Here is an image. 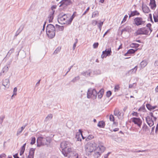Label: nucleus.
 Masks as SVG:
<instances>
[{
	"label": "nucleus",
	"mask_w": 158,
	"mask_h": 158,
	"mask_svg": "<svg viewBox=\"0 0 158 158\" xmlns=\"http://www.w3.org/2000/svg\"><path fill=\"white\" fill-rule=\"evenodd\" d=\"M61 16L63 17L64 19H65V20L67 18V16L66 15V14H64L62 15L61 14Z\"/></svg>",
	"instance_id": "13d9d810"
},
{
	"label": "nucleus",
	"mask_w": 158,
	"mask_h": 158,
	"mask_svg": "<svg viewBox=\"0 0 158 158\" xmlns=\"http://www.w3.org/2000/svg\"><path fill=\"white\" fill-rule=\"evenodd\" d=\"M107 56H106V54H105V52H102V54L101 55V57L102 58H103L104 57H106Z\"/></svg>",
	"instance_id": "3c124183"
},
{
	"label": "nucleus",
	"mask_w": 158,
	"mask_h": 158,
	"mask_svg": "<svg viewBox=\"0 0 158 158\" xmlns=\"http://www.w3.org/2000/svg\"><path fill=\"white\" fill-rule=\"evenodd\" d=\"M70 145L69 142L64 141L61 142L60 144V147L62 150V153L64 156H67L66 153H65V149L67 147H69Z\"/></svg>",
	"instance_id": "39448f33"
},
{
	"label": "nucleus",
	"mask_w": 158,
	"mask_h": 158,
	"mask_svg": "<svg viewBox=\"0 0 158 158\" xmlns=\"http://www.w3.org/2000/svg\"><path fill=\"white\" fill-rule=\"evenodd\" d=\"M98 12L97 11H95L93 12L92 15V17H95L96 16H98Z\"/></svg>",
	"instance_id": "c9c22d12"
},
{
	"label": "nucleus",
	"mask_w": 158,
	"mask_h": 158,
	"mask_svg": "<svg viewBox=\"0 0 158 158\" xmlns=\"http://www.w3.org/2000/svg\"><path fill=\"white\" fill-rule=\"evenodd\" d=\"M9 67L7 66H5L2 69V73L6 72L8 70Z\"/></svg>",
	"instance_id": "72a5a7b5"
},
{
	"label": "nucleus",
	"mask_w": 158,
	"mask_h": 158,
	"mask_svg": "<svg viewBox=\"0 0 158 158\" xmlns=\"http://www.w3.org/2000/svg\"><path fill=\"white\" fill-rule=\"evenodd\" d=\"M123 115L124 114L123 113L120 112L119 111L117 116L119 119H121L123 118Z\"/></svg>",
	"instance_id": "c85d7f7f"
},
{
	"label": "nucleus",
	"mask_w": 158,
	"mask_h": 158,
	"mask_svg": "<svg viewBox=\"0 0 158 158\" xmlns=\"http://www.w3.org/2000/svg\"><path fill=\"white\" fill-rule=\"evenodd\" d=\"M77 42H78V40H77V39H75V42L74 43V44L73 45V50H74L75 48L76 47V44H77Z\"/></svg>",
	"instance_id": "58836bf2"
},
{
	"label": "nucleus",
	"mask_w": 158,
	"mask_h": 158,
	"mask_svg": "<svg viewBox=\"0 0 158 158\" xmlns=\"http://www.w3.org/2000/svg\"><path fill=\"white\" fill-rule=\"evenodd\" d=\"M147 62L146 60L142 61L140 63V65L142 68H144L147 64Z\"/></svg>",
	"instance_id": "6ab92c4d"
},
{
	"label": "nucleus",
	"mask_w": 158,
	"mask_h": 158,
	"mask_svg": "<svg viewBox=\"0 0 158 158\" xmlns=\"http://www.w3.org/2000/svg\"><path fill=\"white\" fill-rule=\"evenodd\" d=\"M134 24L137 26L144 25L145 21L141 17L135 18L134 20Z\"/></svg>",
	"instance_id": "0eeeda50"
},
{
	"label": "nucleus",
	"mask_w": 158,
	"mask_h": 158,
	"mask_svg": "<svg viewBox=\"0 0 158 158\" xmlns=\"http://www.w3.org/2000/svg\"><path fill=\"white\" fill-rule=\"evenodd\" d=\"M133 116L138 117V113L137 112H134L132 114Z\"/></svg>",
	"instance_id": "864d4df0"
},
{
	"label": "nucleus",
	"mask_w": 158,
	"mask_h": 158,
	"mask_svg": "<svg viewBox=\"0 0 158 158\" xmlns=\"http://www.w3.org/2000/svg\"><path fill=\"white\" fill-rule=\"evenodd\" d=\"M35 142V137L32 138L31 142V144L32 145L34 144Z\"/></svg>",
	"instance_id": "79ce46f5"
},
{
	"label": "nucleus",
	"mask_w": 158,
	"mask_h": 158,
	"mask_svg": "<svg viewBox=\"0 0 158 158\" xmlns=\"http://www.w3.org/2000/svg\"><path fill=\"white\" fill-rule=\"evenodd\" d=\"M51 142V140L49 138H45L42 137H39L37 140V147H40L41 145H48Z\"/></svg>",
	"instance_id": "f03ea898"
},
{
	"label": "nucleus",
	"mask_w": 158,
	"mask_h": 158,
	"mask_svg": "<svg viewBox=\"0 0 158 158\" xmlns=\"http://www.w3.org/2000/svg\"><path fill=\"white\" fill-rule=\"evenodd\" d=\"M119 87L118 85H116L114 87L115 91H118L119 89Z\"/></svg>",
	"instance_id": "09e8293b"
},
{
	"label": "nucleus",
	"mask_w": 158,
	"mask_h": 158,
	"mask_svg": "<svg viewBox=\"0 0 158 158\" xmlns=\"http://www.w3.org/2000/svg\"><path fill=\"white\" fill-rule=\"evenodd\" d=\"M142 9L143 12L148 13L150 11L149 8L147 6H142Z\"/></svg>",
	"instance_id": "4be33fe9"
},
{
	"label": "nucleus",
	"mask_w": 158,
	"mask_h": 158,
	"mask_svg": "<svg viewBox=\"0 0 158 158\" xmlns=\"http://www.w3.org/2000/svg\"><path fill=\"white\" fill-rule=\"evenodd\" d=\"M55 12V10H52L50 11L49 15L48 17V18L49 19L48 21L49 23H51L52 22V20L54 18V14Z\"/></svg>",
	"instance_id": "ddd939ff"
},
{
	"label": "nucleus",
	"mask_w": 158,
	"mask_h": 158,
	"mask_svg": "<svg viewBox=\"0 0 158 158\" xmlns=\"http://www.w3.org/2000/svg\"><path fill=\"white\" fill-rule=\"evenodd\" d=\"M80 77L79 76H78L75 77L74 78H73L72 80L71 81V82L74 83L76 82L78 80L80 79Z\"/></svg>",
	"instance_id": "c756f323"
},
{
	"label": "nucleus",
	"mask_w": 158,
	"mask_h": 158,
	"mask_svg": "<svg viewBox=\"0 0 158 158\" xmlns=\"http://www.w3.org/2000/svg\"><path fill=\"white\" fill-rule=\"evenodd\" d=\"M72 3L71 0H62L59 3V6L65 9L67 6L71 5Z\"/></svg>",
	"instance_id": "423d86ee"
},
{
	"label": "nucleus",
	"mask_w": 158,
	"mask_h": 158,
	"mask_svg": "<svg viewBox=\"0 0 158 158\" xmlns=\"http://www.w3.org/2000/svg\"><path fill=\"white\" fill-rule=\"evenodd\" d=\"M131 120L135 124L137 125L139 127H141L142 121L139 118L133 117L131 118Z\"/></svg>",
	"instance_id": "1a4fd4ad"
},
{
	"label": "nucleus",
	"mask_w": 158,
	"mask_h": 158,
	"mask_svg": "<svg viewBox=\"0 0 158 158\" xmlns=\"http://www.w3.org/2000/svg\"><path fill=\"white\" fill-rule=\"evenodd\" d=\"M89 7L84 12V13L83 14V15H85L86 13L89 11Z\"/></svg>",
	"instance_id": "4d7b16f0"
},
{
	"label": "nucleus",
	"mask_w": 158,
	"mask_h": 158,
	"mask_svg": "<svg viewBox=\"0 0 158 158\" xmlns=\"http://www.w3.org/2000/svg\"><path fill=\"white\" fill-rule=\"evenodd\" d=\"M104 90L103 89H101L99 92L97 93L98 98L101 99L104 94Z\"/></svg>",
	"instance_id": "dca6fc26"
},
{
	"label": "nucleus",
	"mask_w": 158,
	"mask_h": 158,
	"mask_svg": "<svg viewBox=\"0 0 158 158\" xmlns=\"http://www.w3.org/2000/svg\"><path fill=\"white\" fill-rule=\"evenodd\" d=\"M149 18L150 19L151 21V22H153V21L152 19V15L151 14H150L149 15Z\"/></svg>",
	"instance_id": "052dcab7"
},
{
	"label": "nucleus",
	"mask_w": 158,
	"mask_h": 158,
	"mask_svg": "<svg viewBox=\"0 0 158 158\" xmlns=\"http://www.w3.org/2000/svg\"><path fill=\"white\" fill-rule=\"evenodd\" d=\"M136 86V84L135 83H134L132 84H129V88H131L133 87L135 88Z\"/></svg>",
	"instance_id": "ea45409f"
},
{
	"label": "nucleus",
	"mask_w": 158,
	"mask_h": 158,
	"mask_svg": "<svg viewBox=\"0 0 158 158\" xmlns=\"http://www.w3.org/2000/svg\"><path fill=\"white\" fill-rule=\"evenodd\" d=\"M35 149L31 148L29 152V155L27 158H34V153Z\"/></svg>",
	"instance_id": "2eb2a0df"
},
{
	"label": "nucleus",
	"mask_w": 158,
	"mask_h": 158,
	"mask_svg": "<svg viewBox=\"0 0 158 158\" xmlns=\"http://www.w3.org/2000/svg\"><path fill=\"white\" fill-rule=\"evenodd\" d=\"M94 137V136L92 135H89L87 138V139L90 140L92 139V138H93Z\"/></svg>",
	"instance_id": "5fc2aeb1"
},
{
	"label": "nucleus",
	"mask_w": 158,
	"mask_h": 158,
	"mask_svg": "<svg viewBox=\"0 0 158 158\" xmlns=\"http://www.w3.org/2000/svg\"><path fill=\"white\" fill-rule=\"evenodd\" d=\"M24 28L23 27L22 28H21V27H20L18 30L16 32L15 35V36H17L21 32V31L23 30V28Z\"/></svg>",
	"instance_id": "7c9ffc66"
},
{
	"label": "nucleus",
	"mask_w": 158,
	"mask_h": 158,
	"mask_svg": "<svg viewBox=\"0 0 158 158\" xmlns=\"http://www.w3.org/2000/svg\"><path fill=\"white\" fill-rule=\"evenodd\" d=\"M81 74L86 77H93L94 74V73L92 70L89 69L85 72H82Z\"/></svg>",
	"instance_id": "9d476101"
},
{
	"label": "nucleus",
	"mask_w": 158,
	"mask_h": 158,
	"mask_svg": "<svg viewBox=\"0 0 158 158\" xmlns=\"http://www.w3.org/2000/svg\"><path fill=\"white\" fill-rule=\"evenodd\" d=\"M97 92L95 89L92 88L88 89L87 92V98H91L95 99L96 98Z\"/></svg>",
	"instance_id": "20e7f679"
},
{
	"label": "nucleus",
	"mask_w": 158,
	"mask_h": 158,
	"mask_svg": "<svg viewBox=\"0 0 158 158\" xmlns=\"http://www.w3.org/2000/svg\"><path fill=\"white\" fill-rule=\"evenodd\" d=\"M148 30L147 28L142 27L139 29L136 32V34L137 35H148Z\"/></svg>",
	"instance_id": "6e6552de"
},
{
	"label": "nucleus",
	"mask_w": 158,
	"mask_h": 158,
	"mask_svg": "<svg viewBox=\"0 0 158 158\" xmlns=\"http://www.w3.org/2000/svg\"><path fill=\"white\" fill-rule=\"evenodd\" d=\"M137 66H135L134 68L129 70L128 71V73L130 74L135 73L137 71Z\"/></svg>",
	"instance_id": "412c9836"
},
{
	"label": "nucleus",
	"mask_w": 158,
	"mask_h": 158,
	"mask_svg": "<svg viewBox=\"0 0 158 158\" xmlns=\"http://www.w3.org/2000/svg\"><path fill=\"white\" fill-rule=\"evenodd\" d=\"M110 121H114V117L113 115L111 114L110 116Z\"/></svg>",
	"instance_id": "c03bdc74"
},
{
	"label": "nucleus",
	"mask_w": 158,
	"mask_h": 158,
	"mask_svg": "<svg viewBox=\"0 0 158 158\" xmlns=\"http://www.w3.org/2000/svg\"><path fill=\"white\" fill-rule=\"evenodd\" d=\"M23 131L21 129H19L17 132V135L18 136Z\"/></svg>",
	"instance_id": "603ef678"
},
{
	"label": "nucleus",
	"mask_w": 158,
	"mask_h": 158,
	"mask_svg": "<svg viewBox=\"0 0 158 158\" xmlns=\"http://www.w3.org/2000/svg\"><path fill=\"white\" fill-rule=\"evenodd\" d=\"M73 67V65H72V66H71L68 69L69 70H68V71L66 72V73H65V75H64V76H66L67 74L70 71V69H71Z\"/></svg>",
	"instance_id": "bf43d9fd"
},
{
	"label": "nucleus",
	"mask_w": 158,
	"mask_h": 158,
	"mask_svg": "<svg viewBox=\"0 0 158 158\" xmlns=\"http://www.w3.org/2000/svg\"><path fill=\"white\" fill-rule=\"evenodd\" d=\"M52 118V115L51 114H49L46 118L45 121H48L50 120Z\"/></svg>",
	"instance_id": "cd10ccee"
},
{
	"label": "nucleus",
	"mask_w": 158,
	"mask_h": 158,
	"mask_svg": "<svg viewBox=\"0 0 158 158\" xmlns=\"http://www.w3.org/2000/svg\"><path fill=\"white\" fill-rule=\"evenodd\" d=\"M147 108L149 110H151L156 109L157 107L156 106H152L149 104H147L146 105Z\"/></svg>",
	"instance_id": "f3484780"
},
{
	"label": "nucleus",
	"mask_w": 158,
	"mask_h": 158,
	"mask_svg": "<svg viewBox=\"0 0 158 158\" xmlns=\"http://www.w3.org/2000/svg\"><path fill=\"white\" fill-rule=\"evenodd\" d=\"M146 121L148 125L151 127L154 124V122L151 118L149 116H147L146 118Z\"/></svg>",
	"instance_id": "9b49d317"
},
{
	"label": "nucleus",
	"mask_w": 158,
	"mask_h": 158,
	"mask_svg": "<svg viewBox=\"0 0 158 158\" xmlns=\"http://www.w3.org/2000/svg\"><path fill=\"white\" fill-rule=\"evenodd\" d=\"M111 92L110 91H108L107 92L106 96L107 97H109L111 95Z\"/></svg>",
	"instance_id": "49530a36"
},
{
	"label": "nucleus",
	"mask_w": 158,
	"mask_h": 158,
	"mask_svg": "<svg viewBox=\"0 0 158 158\" xmlns=\"http://www.w3.org/2000/svg\"><path fill=\"white\" fill-rule=\"evenodd\" d=\"M98 45V43H94L93 45V48H97Z\"/></svg>",
	"instance_id": "de8ad7c7"
},
{
	"label": "nucleus",
	"mask_w": 158,
	"mask_h": 158,
	"mask_svg": "<svg viewBox=\"0 0 158 158\" xmlns=\"http://www.w3.org/2000/svg\"><path fill=\"white\" fill-rule=\"evenodd\" d=\"M153 18L155 22H158V16L155 15L154 14Z\"/></svg>",
	"instance_id": "37998d69"
},
{
	"label": "nucleus",
	"mask_w": 158,
	"mask_h": 158,
	"mask_svg": "<svg viewBox=\"0 0 158 158\" xmlns=\"http://www.w3.org/2000/svg\"><path fill=\"white\" fill-rule=\"evenodd\" d=\"M132 45H134V46L135 47V48H138L139 46V44H135V43H133L132 44Z\"/></svg>",
	"instance_id": "680f3d73"
},
{
	"label": "nucleus",
	"mask_w": 158,
	"mask_h": 158,
	"mask_svg": "<svg viewBox=\"0 0 158 158\" xmlns=\"http://www.w3.org/2000/svg\"><path fill=\"white\" fill-rule=\"evenodd\" d=\"M103 52H105V53L106 54V56H109L111 55V48L108 49V50L107 49H106L105 51Z\"/></svg>",
	"instance_id": "393cba45"
},
{
	"label": "nucleus",
	"mask_w": 158,
	"mask_h": 158,
	"mask_svg": "<svg viewBox=\"0 0 158 158\" xmlns=\"http://www.w3.org/2000/svg\"><path fill=\"white\" fill-rule=\"evenodd\" d=\"M58 22L61 24H64L66 22V20L61 16V14L59 15L58 18Z\"/></svg>",
	"instance_id": "4468645a"
},
{
	"label": "nucleus",
	"mask_w": 158,
	"mask_h": 158,
	"mask_svg": "<svg viewBox=\"0 0 158 158\" xmlns=\"http://www.w3.org/2000/svg\"><path fill=\"white\" fill-rule=\"evenodd\" d=\"M105 123L103 121H99L98 124V126L100 127H104Z\"/></svg>",
	"instance_id": "b1692460"
},
{
	"label": "nucleus",
	"mask_w": 158,
	"mask_h": 158,
	"mask_svg": "<svg viewBox=\"0 0 158 158\" xmlns=\"http://www.w3.org/2000/svg\"><path fill=\"white\" fill-rule=\"evenodd\" d=\"M143 130L145 131H147L149 130L148 127L146 125H144L143 127Z\"/></svg>",
	"instance_id": "a18cd8bd"
},
{
	"label": "nucleus",
	"mask_w": 158,
	"mask_h": 158,
	"mask_svg": "<svg viewBox=\"0 0 158 158\" xmlns=\"http://www.w3.org/2000/svg\"><path fill=\"white\" fill-rule=\"evenodd\" d=\"M105 149V148L102 146H100L98 147H97L96 150H100L101 151V152H103Z\"/></svg>",
	"instance_id": "5701e85b"
},
{
	"label": "nucleus",
	"mask_w": 158,
	"mask_h": 158,
	"mask_svg": "<svg viewBox=\"0 0 158 158\" xmlns=\"http://www.w3.org/2000/svg\"><path fill=\"white\" fill-rule=\"evenodd\" d=\"M2 85L8 88L10 86V80L9 79H3L2 81Z\"/></svg>",
	"instance_id": "f8f14e48"
},
{
	"label": "nucleus",
	"mask_w": 158,
	"mask_h": 158,
	"mask_svg": "<svg viewBox=\"0 0 158 158\" xmlns=\"http://www.w3.org/2000/svg\"><path fill=\"white\" fill-rule=\"evenodd\" d=\"M95 152L94 154L95 158H98L100 155L101 153L98 151H95Z\"/></svg>",
	"instance_id": "bb28decb"
},
{
	"label": "nucleus",
	"mask_w": 158,
	"mask_h": 158,
	"mask_svg": "<svg viewBox=\"0 0 158 158\" xmlns=\"http://www.w3.org/2000/svg\"><path fill=\"white\" fill-rule=\"evenodd\" d=\"M97 23V21L96 20H93L92 21V24L93 25H95Z\"/></svg>",
	"instance_id": "6e6d98bb"
},
{
	"label": "nucleus",
	"mask_w": 158,
	"mask_h": 158,
	"mask_svg": "<svg viewBox=\"0 0 158 158\" xmlns=\"http://www.w3.org/2000/svg\"><path fill=\"white\" fill-rule=\"evenodd\" d=\"M47 34L50 39L53 38L55 35V28L52 24L48 25L46 27Z\"/></svg>",
	"instance_id": "f257e3e1"
},
{
	"label": "nucleus",
	"mask_w": 158,
	"mask_h": 158,
	"mask_svg": "<svg viewBox=\"0 0 158 158\" xmlns=\"http://www.w3.org/2000/svg\"><path fill=\"white\" fill-rule=\"evenodd\" d=\"M137 49H131L129 50L127 53H126L125 55L126 56L127 54H133L135 52V51H137Z\"/></svg>",
	"instance_id": "aec40b11"
},
{
	"label": "nucleus",
	"mask_w": 158,
	"mask_h": 158,
	"mask_svg": "<svg viewBox=\"0 0 158 158\" xmlns=\"http://www.w3.org/2000/svg\"><path fill=\"white\" fill-rule=\"evenodd\" d=\"M103 24V22H100L99 23L98 25V27H102Z\"/></svg>",
	"instance_id": "69168bd1"
},
{
	"label": "nucleus",
	"mask_w": 158,
	"mask_h": 158,
	"mask_svg": "<svg viewBox=\"0 0 158 158\" xmlns=\"http://www.w3.org/2000/svg\"><path fill=\"white\" fill-rule=\"evenodd\" d=\"M61 49V47H58L56 48V49L54 51V52L53 53V54H57L58 53H59L60 52Z\"/></svg>",
	"instance_id": "2f4dec72"
},
{
	"label": "nucleus",
	"mask_w": 158,
	"mask_h": 158,
	"mask_svg": "<svg viewBox=\"0 0 158 158\" xmlns=\"http://www.w3.org/2000/svg\"><path fill=\"white\" fill-rule=\"evenodd\" d=\"M56 27L58 28L60 31H62L64 30V26H60L57 24L56 25Z\"/></svg>",
	"instance_id": "473e14b6"
},
{
	"label": "nucleus",
	"mask_w": 158,
	"mask_h": 158,
	"mask_svg": "<svg viewBox=\"0 0 158 158\" xmlns=\"http://www.w3.org/2000/svg\"><path fill=\"white\" fill-rule=\"evenodd\" d=\"M85 148L86 153L89 155V153L96 150L97 144L95 143L88 144L85 146Z\"/></svg>",
	"instance_id": "7ed1b4c3"
},
{
	"label": "nucleus",
	"mask_w": 158,
	"mask_h": 158,
	"mask_svg": "<svg viewBox=\"0 0 158 158\" xmlns=\"http://www.w3.org/2000/svg\"><path fill=\"white\" fill-rule=\"evenodd\" d=\"M119 111V110L118 109H115L114 111V114L115 116H117Z\"/></svg>",
	"instance_id": "a19ab883"
},
{
	"label": "nucleus",
	"mask_w": 158,
	"mask_h": 158,
	"mask_svg": "<svg viewBox=\"0 0 158 158\" xmlns=\"http://www.w3.org/2000/svg\"><path fill=\"white\" fill-rule=\"evenodd\" d=\"M14 49L13 48H12L10 49L9 52H8L6 56H10V55L12 53L14 52Z\"/></svg>",
	"instance_id": "f704fd0d"
},
{
	"label": "nucleus",
	"mask_w": 158,
	"mask_h": 158,
	"mask_svg": "<svg viewBox=\"0 0 158 158\" xmlns=\"http://www.w3.org/2000/svg\"><path fill=\"white\" fill-rule=\"evenodd\" d=\"M17 89L16 87L14 88V90H13V94L12 96V98L13 97V96L14 95H16V94H17L16 92L17 91Z\"/></svg>",
	"instance_id": "4c0bfd02"
},
{
	"label": "nucleus",
	"mask_w": 158,
	"mask_h": 158,
	"mask_svg": "<svg viewBox=\"0 0 158 158\" xmlns=\"http://www.w3.org/2000/svg\"><path fill=\"white\" fill-rule=\"evenodd\" d=\"M72 149L71 148H68L67 150L65 149V153H66L67 156H69V153L72 152Z\"/></svg>",
	"instance_id": "a878e982"
},
{
	"label": "nucleus",
	"mask_w": 158,
	"mask_h": 158,
	"mask_svg": "<svg viewBox=\"0 0 158 158\" xmlns=\"http://www.w3.org/2000/svg\"><path fill=\"white\" fill-rule=\"evenodd\" d=\"M154 65L155 66H158V60L155 61Z\"/></svg>",
	"instance_id": "e2e57ef3"
},
{
	"label": "nucleus",
	"mask_w": 158,
	"mask_h": 158,
	"mask_svg": "<svg viewBox=\"0 0 158 158\" xmlns=\"http://www.w3.org/2000/svg\"><path fill=\"white\" fill-rule=\"evenodd\" d=\"M139 13L137 10H135L133 11H131V14H129V18L135 15H139Z\"/></svg>",
	"instance_id": "a211bd4d"
},
{
	"label": "nucleus",
	"mask_w": 158,
	"mask_h": 158,
	"mask_svg": "<svg viewBox=\"0 0 158 158\" xmlns=\"http://www.w3.org/2000/svg\"><path fill=\"white\" fill-rule=\"evenodd\" d=\"M151 24L150 23H148L146 25V27H147L146 28H151Z\"/></svg>",
	"instance_id": "338daca9"
},
{
	"label": "nucleus",
	"mask_w": 158,
	"mask_h": 158,
	"mask_svg": "<svg viewBox=\"0 0 158 158\" xmlns=\"http://www.w3.org/2000/svg\"><path fill=\"white\" fill-rule=\"evenodd\" d=\"M18 154L17 153H16V154H15V155H13V156L14 157V158H19L18 156Z\"/></svg>",
	"instance_id": "774afa93"
},
{
	"label": "nucleus",
	"mask_w": 158,
	"mask_h": 158,
	"mask_svg": "<svg viewBox=\"0 0 158 158\" xmlns=\"http://www.w3.org/2000/svg\"><path fill=\"white\" fill-rule=\"evenodd\" d=\"M128 17V16L127 15H126L124 17V18L123 19V21H122V23H123V22H124L126 20V19H127V18Z\"/></svg>",
	"instance_id": "8fccbe9b"
},
{
	"label": "nucleus",
	"mask_w": 158,
	"mask_h": 158,
	"mask_svg": "<svg viewBox=\"0 0 158 158\" xmlns=\"http://www.w3.org/2000/svg\"><path fill=\"white\" fill-rule=\"evenodd\" d=\"M151 9L154 10L156 7V3H153L152 4H150Z\"/></svg>",
	"instance_id": "e433bc0d"
},
{
	"label": "nucleus",
	"mask_w": 158,
	"mask_h": 158,
	"mask_svg": "<svg viewBox=\"0 0 158 158\" xmlns=\"http://www.w3.org/2000/svg\"><path fill=\"white\" fill-rule=\"evenodd\" d=\"M6 156V155L5 154H2L0 155V158H2V157H5Z\"/></svg>",
	"instance_id": "0e129e2a"
}]
</instances>
